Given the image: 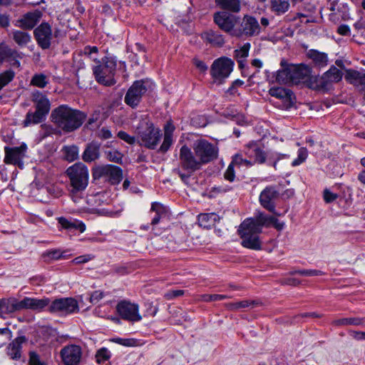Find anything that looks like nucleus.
<instances>
[{"label":"nucleus","instance_id":"55","mask_svg":"<svg viewBox=\"0 0 365 365\" xmlns=\"http://www.w3.org/2000/svg\"><path fill=\"white\" fill-rule=\"evenodd\" d=\"M107 158L110 161L120 163L122 160V154L117 150L109 151L107 153Z\"/></svg>","mask_w":365,"mask_h":365},{"label":"nucleus","instance_id":"53","mask_svg":"<svg viewBox=\"0 0 365 365\" xmlns=\"http://www.w3.org/2000/svg\"><path fill=\"white\" fill-rule=\"evenodd\" d=\"M98 48L96 46H87L84 48V53L86 55H88L89 58H91L92 60H93L96 63L98 61L97 60L96 54L98 53Z\"/></svg>","mask_w":365,"mask_h":365},{"label":"nucleus","instance_id":"22","mask_svg":"<svg viewBox=\"0 0 365 365\" xmlns=\"http://www.w3.org/2000/svg\"><path fill=\"white\" fill-rule=\"evenodd\" d=\"M163 141L158 150V152L161 153H167L175 141L173 133L175 130V126L172 120L166 122L163 127Z\"/></svg>","mask_w":365,"mask_h":365},{"label":"nucleus","instance_id":"20","mask_svg":"<svg viewBox=\"0 0 365 365\" xmlns=\"http://www.w3.org/2000/svg\"><path fill=\"white\" fill-rule=\"evenodd\" d=\"M22 310L21 300L14 297L0 299V318L6 319V315Z\"/></svg>","mask_w":365,"mask_h":365},{"label":"nucleus","instance_id":"3","mask_svg":"<svg viewBox=\"0 0 365 365\" xmlns=\"http://www.w3.org/2000/svg\"><path fill=\"white\" fill-rule=\"evenodd\" d=\"M87 115L78 109L63 104L55 108L51 113V120L64 133L78 129L84 123Z\"/></svg>","mask_w":365,"mask_h":365},{"label":"nucleus","instance_id":"32","mask_svg":"<svg viewBox=\"0 0 365 365\" xmlns=\"http://www.w3.org/2000/svg\"><path fill=\"white\" fill-rule=\"evenodd\" d=\"M46 117L37 110H29L23 121L24 127H29L32 125H36L43 123L46 120Z\"/></svg>","mask_w":365,"mask_h":365},{"label":"nucleus","instance_id":"34","mask_svg":"<svg viewBox=\"0 0 365 365\" xmlns=\"http://www.w3.org/2000/svg\"><path fill=\"white\" fill-rule=\"evenodd\" d=\"M11 35L14 42L20 47H24L31 41V35L26 31L13 30Z\"/></svg>","mask_w":365,"mask_h":365},{"label":"nucleus","instance_id":"51","mask_svg":"<svg viewBox=\"0 0 365 365\" xmlns=\"http://www.w3.org/2000/svg\"><path fill=\"white\" fill-rule=\"evenodd\" d=\"M117 136L120 139H121L122 140L126 142L127 143H128L130 145H134L135 143H138V140L135 136H132V135H129L128 133H127L126 132L123 131V130H120L118 133Z\"/></svg>","mask_w":365,"mask_h":365},{"label":"nucleus","instance_id":"5","mask_svg":"<svg viewBox=\"0 0 365 365\" xmlns=\"http://www.w3.org/2000/svg\"><path fill=\"white\" fill-rule=\"evenodd\" d=\"M96 63L93 67L96 81L106 86L114 85L116 83L114 78L117 66L116 58L113 56H106Z\"/></svg>","mask_w":365,"mask_h":365},{"label":"nucleus","instance_id":"56","mask_svg":"<svg viewBox=\"0 0 365 365\" xmlns=\"http://www.w3.org/2000/svg\"><path fill=\"white\" fill-rule=\"evenodd\" d=\"M29 365H45V364L40 360L39 356L35 351L29 352Z\"/></svg>","mask_w":365,"mask_h":365},{"label":"nucleus","instance_id":"54","mask_svg":"<svg viewBox=\"0 0 365 365\" xmlns=\"http://www.w3.org/2000/svg\"><path fill=\"white\" fill-rule=\"evenodd\" d=\"M203 300L205 302L220 301L230 298L225 294H205L202 296Z\"/></svg>","mask_w":365,"mask_h":365},{"label":"nucleus","instance_id":"39","mask_svg":"<svg viewBox=\"0 0 365 365\" xmlns=\"http://www.w3.org/2000/svg\"><path fill=\"white\" fill-rule=\"evenodd\" d=\"M58 222L64 229L78 230L81 232H83L86 230V225L82 222H71L63 217H59Z\"/></svg>","mask_w":365,"mask_h":365},{"label":"nucleus","instance_id":"11","mask_svg":"<svg viewBox=\"0 0 365 365\" xmlns=\"http://www.w3.org/2000/svg\"><path fill=\"white\" fill-rule=\"evenodd\" d=\"M240 27H237V38L257 36L262 29L257 19L252 16L245 15L242 20L240 19Z\"/></svg>","mask_w":365,"mask_h":365},{"label":"nucleus","instance_id":"40","mask_svg":"<svg viewBox=\"0 0 365 365\" xmlns=\"http://www.w3.org/2000/svg\"><path fill=\"white\" fill-rule=\"evenodd\" d=\"M64 158L68 162H73L78 159L79 149L75 145H65L62 148Z\"/></svg>","mask_w":365,"mask_h":365},{"label":"nucleus","instance_id":"44","mask_svg":"<svg viewBox=\"0 0 365 365\" xmlns=\"http://www.w3.org/2000/svg\"><path fill=\"white\" fill-rule=\"evenodd\" d=\"M14 76L15 73L12 70H7L0 74V91L14 79Z\"/></svg>","mask_w":365,"mask_h":365},{"label":"nucleus","instance_id":"63","mask_svg":"<svg viewBox=\"0 0 365 365\" xmlns=\"http://www.w3.org/2000/svg\"><path fill=\"white\" fill-rule=\"evenodd\" d=\"M0 26L5 29L10 26V18L9 15L0 14Z\"/></svg>","mask_w":365,"mask_h":365},{"label":"nucleus","instance_id":"38","mask_svg":"<svg viewBox=\"0 0 365 365\" xmlns=\"http://www.w3.org/2000/svg\"><path fill=\"white\" fill-rule=\"evenodd\" d=\"M269 93L277 98L289 101L292 100L293 96V93L291 90L282 87L271 88L269 91Z\"/></svg>","mask_w":365,"mask_h":365},{"label":"nucleus","instance_id":"2","mask_svg":"<svg viewBox=\"0 0 365 365\" xmlns=\"http://www.w3.org/2000/svg\"><path fill=\"white\" fill-rule=\"evenodd\" d=\"M273 225L277 230L283 229L284 224L280 222L272 216H269L259 212L255 217L246 218L238 228V234L242 240L241 245L246 248L259 250L261 249V242L259 235L263 227Z\"/></svg>","mask_w":365,"mask_h":365},{"label":"nucleus","instance_id":"58","mask_svg":"<svg viewBox=\"0 0 365 365\" xmlns=\"http://www.w3.org/2000/svg\"><path fill=\"white\" fill-rule=\"evenodd\" d=\"M93 257H94L92 255H81L73 259V262H74L76 264L86 263L90 260L93 259Z\"/></svg>","mask_w":365,"mask_h":365},{"label":"nucleus","instance_id":"15","mask_svg":"<svg viewBox=\"0 0 365 365\" xmlns=\"http://www.w3.org/2000/svg\"><path fill=\"white\" fill-rule=\"evenodd\" d=\"M26 149L27 147L25 144L18 147H5V163L16 165L22 168L24 166L23 158L26 155Z\"/></svg>","mask_w":365,"mask_h":365},{"label":"nucleus","instance_id":"1","mask_svg":"<svg viewBox=\"0 0 365 365\" xmlns=\"http://www.w3.org/2000/svg\"><path fill=\"white\" fill-rule=\"evenodd\" d=\"M192 149L183 145L179 152L178 167L173 172L178 175L180 180L186 185L189 183L193 173L218 157L219 148L205 138H200L193 142Z\"/></svg>","mask_w":365,"mask_h":365},{"label":"nucleus","instance_id":"42","mask_svg":"<svg viewBox=\"0 0 365 365\" xmlns=\"http://www.w3.org/2000/svg\"><path fill=\"white\" fill-rule=\"evenodd\" d=\"M17 52L11 48L5 43H0V63L9 58H14Z\"/></svg>","mask_w":365,"mask_h":365},{"label":"nucleus","instance_id":"48","mask_svg":"<svg viewBox=\"0 0 365 365\" xmlns=\"http://www.w3.org/2000/svg\"><path fill=\"white\" fill-rule=\"evenodd\" d=\"M308 156V151L305 148H300L297 151V158L292 163V166H297L304 163Z\"/></svg>","mask_w":365,"mask_h":365},{"label":"nucleus","instance_id":"49","mask_svg":"<svg viewBox=\"0 0 365 365\" xmlns=\"http://www.w3.org/2000/svg\"><path fill=\"white\" fill-rule=\"evenodd\" d=\"M232 164L235 166L245 165L246 167H250L253 165V163L250 160H247L242 158L240 154H235L232 159Z\"/></svg>","mask_w":365,"mask_h":365},{"label":"nucleus","instance_id":"30","mask_svg":"<svg viewBox=\"0 0 365 365\" xmlns=\"http://www.w3.org/2000/svg\"><path fill=\"white\" fill-rule=\"evenodd\" d=\"M202 38L210 44L222 46L225 43L223 36L218 31L208 30L202 34Z\"/></svg>","mask_w":365,"mask_h":365},{"label":"nucleus","instance_id":"4","mask_svg":"<svg viewBox=\"0 0 365 365\" xmlns=\"http://www.w3.org/2000/svg\"><path fill=\"white\" fill-rule=\"evenodd\" d=\"M135 133L138 138V143L150 150L156 148L162 138L160 128H156L148 118L140 120Z\"/></svg>","mask_w":365,"mask_h":365},{"label":"nucleus","instance_id":"27","mask_svg":"<svg viewBox=\"0 0 365 365\" xmlns=\"http://www.w3.org/2000/svg\"><path fill=\"white\" fill-rule=\"evenodd\" d=\"M282 69L277 72L276 81L280 84L292 83L291 65L282 61Z\"/></svg>","mask_w":365,"mask_h":365},{"label":"nucleus","instance_id":"13","mask_svg":"<svg viewBox=\"0 0 365 365\" xmlns=\"http://www.w3.org/2000/svg\"><path fill=\"white\" fill-rule=\"evenodd\" d=\"M117 312L120 317L125 320L137 322L142 319L139 313V306L128 301H121L116 307Z\"/></svg>","mask_w":365,"mask_h":365},{"label":"nucleus","instance_id":"37","mask_svg":"<svg viewBox=\"0 0 365 365\" xmlns=\"http://www.w3.org/2000/svg\"><path fill=\"white\" fill-rule=\"evenodd\" d=\"M247 154L250 158H254L252 161L254 163L262 164L265 163L267 155L263 150L257 147H250L247 151Z\"/></svg>","mask_w":365,"mask_h":365},{"label":"nucleus","instance_id":"33","mask_svg":"<svg viewBox=\"0 0 365 365\" xmlns=\"http://www.w3.org/2000/svg\"><path fill=\"white\" fill-rule=\"evenodd\" d=\"M99 148L96 143L88 144L83 153V160L90 163L98 159L100 155Z\"/></svg>","mask_w":365,"mask_h":365},{"label":"nucleus","instance_id":"9","mask_svg":"<svg viewBox=\"0 0 365 365\" xmlns=\"http://www.w3.org/2000/svg\"><path fill=\"white\" fill-rule=\"evenodd\" d=\"M94 179L104 178L112 185L118 184L123 179V170L113 165H106L97 167L93 173Z\"/></svg>","mask_w":365,"mask_h":365},{"label":"nucleus","instance_id":"41","mask_svg":"<svg viewBox=\"0 0 365 365\" xmlns=\"http://www.w3.org/2000/svg\"><path fill=\"white\" fill-rule=\"evenodd\" d=\"M151 211L155 212V217L151 220V225H157L161 217L165 215V207L159 202H153L151 205Z\"/></svg>","mask_w":365,"mask_h":365},{"label":"nucleus","instance_id":"50","mask_svg":"<svg viewBox=\"0 0 365 365\" xmlns=\"http://www.w3.org/2000/svg\"><path fill=\"white\" fill-rule=\"evenodd\" d=\"M250 43H246L240 49L235 51V57L236 59H245L249 55Z\"/></svg>","mask_w":365,"mask_h":365},{"label":"nucleus","instance_id":"46","mask_svg":"<svg viewBox=\"0 0 365 365\" xmlns=\"http://www.w3.org/2000/svg\"><path fill=\"white\" fill-rule=\"evenodd\" d=\"M12 338V331L8 327L0 328V347L3 346Z\"/></svg>","mask_w":365,"mask_h":365},{"label":"nucleus","instance_id":"26","mask_svg":"<svg viewBox=\"0 0 365 365\" xmlns=\"http://www.w3.org/2000/svg\"><path fill=\"white\" fill-rule=\"evenodd\" d=\"M261 304L259 300L245 299L242 301L230 302L225 304L226 308L230 311L244 310L253 309Z\"/></svg>","mask_w":365,"mask_h":365},{"label":"nucleus","instance_id":"45","mask_svg":"<svg viewBox=\"0 0 365 365\" xmlns=\"http://www.w3.org/2000/svg\"><path fill=\"white\" fill-rule=\"evenodd\" d=\"M110 358V352L106 348L100 349L96 354V360L98 364H103Z\"/></svg>","mask_w":365,"mask_h":365},{"label":"nucleus","instance_id":"60","mask_svg":"<svg viewBox=\"0 0 365 365\" xmlns=\"http://www.w3.org/2000/svg\"><path fill=\"white\" fill-rule=\"evenodd\" d=\"M103 293L101 291H94L90 296V302L93 304H96L103 297Z\"/></svg>","mask_w":365,"mask_h":365},{"label":"nucleus","instance_id":"17","mask_svg":"<svg viewBox=\"0 0 365 365\" xmlns=\"http://www.w3.org/2000/svg\"><path fill=\"white\" fill-rule=\"evenodd\" d=\"M341 78V71L333 66L329 71L325 72L322 76L315 78L316 85L314 88L317 89H326L331 83L338 82Z\"/></svg>","mask_w":365,"mask_h":365},{"label":"nucleus","instance_id":"57","mask_svg":"<svg viewBox=\"0 0 365 365\" xmlns=\"http://www.w3.org/2000/svg\"><path fill=\"white\" fill-rule=\"evenodd\" d=\"M323 197L327 203H330L337 199L338 195L331 192L329 189H325Z\"/></svg>","mask_w":365,"mask_h":365},{"label":"nucleus","instance_id":"59","mask_svg":"<svg viewBox=\"0 0 365 365\" xmlns=\"http://www.w3.org/2000/svg\"><path fill=\"white\" fill-rule=\"evenodd\" d=\"M184 294L182 289L170 290L165 293V297L167 299H172L173 298L182 296Z\"/></svg>","mask_w":365,"mask_h":365},{"label":"nucleus","instance_id":"19","mask_svg":"<svg viewBox=\"0 0 365 365\" xmlns=\"http://www.w3.org/2000/svg\"><path fill=\"white\" fill-rule=\"evenodd\" d=\"M279 196V192L272 186L267 187L259 195L261 205L272 213H275L274 200Z\"/></svg>","mask_w":365,"mask_h":365},{"label":"nucleus","instance_id":"52","mask_svg":"<svg viewBox=\"0 0 365 365\" xmlns=\"http://www.w3.org/2000/svg\"><path fill=\"white\" fill-rule=\"evenodd\" d=\"M235 166V165L231 162L224 174L225 180L230 182H233L235 178V172L234 170Z\"/></svg>","mask_w":365,"mask_h":365},{"label":"nucleus","instance_id":"36","mask_svg":"<svg viewBox=\"0 0 365 365\" xmlns=\"http://www.w3.org/2000/svg\"><path fill=\"white\" fill-rule=\"evenodd\" d=\"M336 326H349L354 325L361 327H365V318L361 317H346L341 318L334 321Z\"/></svg>","mask_w":365,"mask_h":365},{"label":"nucleus","instance_id":"62","mask_svg":"<svg viewBox=\"0 0 365 365\" xmlns=\"http://www.w3.org/2000/svg\"><path fill=\"white\" fill-rule=\"evenodd\" d=\"M146 311H145V315L154 317L157 312L158 308L153 305V303L148 302L145 304Z\"/></svg>","mask_w":365,"mask_h":365},{"label":"nucleus","instance_id":"10","mask_svg":"<svg viewBox=\"0 0 365 365\" xmlns=\"http://www.w3.org/2000/svg\"><path fill=\"white\" fill-rule=\"evenodd\" d=\"M78 310V302L71 297L56 299L48 307L49 312L66 315L77 312Z\"/></svg>","mask_w":365,"mask_h":365},{"label":"nucleus","instance_id":"16","mask_svg":"<svg viewBox=\"0 0 365 365\" xmlns=\"http://www.w3.org/2000/svg\"><path fill=\"white\" fill-rule=\"evenodd\" d=\"M60 354L65 365H78L81 359L82 350L79 346L71 344L64 346Z\"/></svg>","mask_w":365,"mask_h":365},{"label":"nucleus","instance_id":"24","mask_svg":"<svg viewBox=\"0 0 365 365\" xmlns=\"http://www.w3.org/2000/svg\"><path fill=\"white\" fill-rule=\"evenodd\" d=\"M27 341L26 336H21L14 339L6 347V354L12 360H19L21 357L22 344Z\"/></svg>","mask_w":365,"mask_h":365},{"label":"nucleus","instance_id":"21","mask_svg":"<svg viewBox=\"0 0 365 365\" xmlns=\"http://www.w3.org/2000/svg\"><path fill=\"white\" fill-rule=\"evenodd\" d=\"M292 83L298 84L306 82L310 78L311 68L309 66L300 64H291Z\"/></svg>","mask_w":365,"mask_h":365},{"label":"nucleus","instance_id":"35","mask_svg":"<svg viewBox=\"0 0 365 365\" xmlns=\"http://www.w3.org/2000/svg\"><path fill=\"white\" fill-rule=\"evenodd\" d=\"M290 7L289 0H271L270 9L276 15L286 13Z\"/></svg>","mask_w":365,"mask_h":365},{"label":"nucleus","instance_id":"47","mask_svg":"<svg viewBox=\"0 0 365 365\" xmlns=\"http://www.w3.org/2000/svg\"><path fill=\"white\" fill-rule=\"evenodd\" d=\"M291 274H299L302 276H307V277H311V276H322L324 274V272L321 270L318 269H296L294 271H292L290 272Z\"/></svg>","mask_w":365,"mask_h":365},{"label":"nucleus","instance_id":"6","mask_svg":"<svg viewBox=\"0 0 365 365\" xmlns=\"http://www.w3.org/2000/svg\"><path fill=\"white\" fill-rule=\"evenodd\" d=\"M66 175L70 180L71 193L73 198L75 195L83 192L88 185L89 173L88 168L83 163H76L66 170Z\"/></svg>","mask_w":365,"mask_h":365},{"label":"nucleus","instance_id":"12","mask_svg":"<svg viewBox=\"0 0 365 365\" xmlns=\"http://www.w3.org/2000/svg\"><path fill=\"white\" fill-rule=\"evenodd\" d=\"M34 36L38 46L43 50L48 49L51 46L53 33L51 25L42 22L34 30Z\"/></svg>","mask_w":365,"mask_h":365},{"label":"nucleus","instance_id":"18","mask_svg":"<svg viewBox=\"0 0 365 365\" xmlns=\"http://www.w3.org/2000/svg\"><path fill=\"white\" fill-rule=\"evenodd\" d=\"M42 12L39 10L27 12L14 22V26L24 30L33 29L40 21Z\"/></svg>","mask_w":365,"mask_h":365},{"label":"nucleus","instance_id":"14","mask_svg":"<svg viewBox=\"0 0 365 365\" xmlns=\"http://www.w3.org/2000/svg\"><path fill=\"white\" fill-rule=\"evenodd\" d=\"M234 62L228 58L216 59L211 66V75L217 80L227 78L233 69Z\"/></svg>","mask_w":365,"mask_h":365},{"label":"nucleus","instance_id":"8","mask_svg":"<svg viewBox=\"0 0 365 365\" xmlns=\"http://www.w3.org/2000/svg\"><path fill=\"white\" fill-rule=\"evenodd\" d=\"M213 20L222 31L232 36L237 37V28L236 26L240 22V16L220 11L214 14Z\"/></svg>","mask_w":365,"mask_h":365},{"label":"nucleus","instance_id":"61","mask_svg":"<svg viewBox=\"0 0 365 365\" xmlns=\"http://www.w3.org/2000/svg\"><path fill=\"white\" fill-rule=\"evenodd\" d=\"M63 254V253L61 252L60 250H53L48 251L46 253V256L51 259H59L64 257Z\"/></svg>","mask_w":365,"mask_h":365},{"label":"nucleus","instance_id":"28","mask_svg":"<svg viewBox=\"0 0 365 365\" xmlns=\"http://www.w3.org/2000/svg\"><path fill=\"white\" fill-rule=\"evenodd\" d=\"M216 6L225 11L238 13L241 9L240 0H215Z\"/></svg>","mask_w":365,"mask_h":365},{"label":"nucleus","instance_id":"31","mask_svg":"<svg viewBox=\"0 0 365 365\" xmlns=\"http://www.w3.org/2000/svg\"><path fill=\"white\" fill-rule=\"evenodd\" d=\"M198 224L204 228H210L215 225L216 222L220 220V217L214 212L202 213L197 217Z\"/></svg>","mask_w":365,"mask_h":365},{"label":"nucleus","instance_id":"43","mask_svg":"<svg viewBox=\"0 0 365 365\" xmlns=\"http://www.w3.org/2000/svg\"><path fill=\"white\" fill-rule=\"evenodd\" d=\"M48 83V77L43 73H36L34 75L31 80V84L32 86L43 88Z\"/></svg>","mask_w":365,"mask_h":365},{"label":"nucleus","instance_id":"29","mask_svg":"<svg viewBox=\"0 0 365 365\" xmlns=\"http://www.w3.org/2000/svg\"><path fill=\"white\" fill-rule=\"evenodd\" d=\"M307 56L318 67H324L327 65L328 56L326 53L311 49L307 52Z\"/></svg>","mask_w":365,"mask_h":365},{"label":"nucleus","instance_id":"25","mask_svg":"<svg viewBox=\"0 0 365 365\" xmlns=\"http://www.w3.org/2000/svg\"><path fill=\"white\" fill-rule=\"evenodd\" d=\"M50 299L44 297L42 299L24 297L21 300L22 309H30L32 310L41 311L43 308L50 304Z\"/></svg>","mask_w":365,"mask_h":365},{"label":"nucleus","instance_id":"23","mask_svg":"<svg viewBox=\"0 0 365 365\" xmlns=\"http://www.w3.org/2000/svg\"><path fill=\"white\" fill-rule=\"evenodd\" d=\"M32 101L35 110L46 118L51 109V103L48 98L41 92L36 91L33 93Z\"/></svg>","mask_w":365,"mask_h":365},{"label":"nucleus","instance_id":"64","mask_svg":"<svg viewBox=\"0 0 365 365\" xmlns=\"http://www.w3.org/2000/svg\"><path fill=\"white\" fill-rule=\"evenodd\" d=\"M337 33L341 36H350L351 31L349 26L346 24H341L337 28Z\"/></svg>","mask_w":365,"mask_h":365},{"label":"nucleus","instance_id":"7","mask_svg":"<svg viewBox=\"0 0 365 365\" xmlns=\"http://www.w3.org/2000/svg\"><path fill=\"white\" fill-rule=\"evenodd\" d=\"M151 86L152 83L149 81H135L125 93V103L132 108H136L143 96L151 88Z\"/></svg>","mask_w":365,"mask_h":365}]
</instances>
